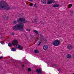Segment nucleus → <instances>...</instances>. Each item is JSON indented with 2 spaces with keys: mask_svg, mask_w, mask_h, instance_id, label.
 Returning a JSON list of instances; mask_svg holds the SVG:
<instances>
[{
  "mask_svg": "<svg viewBox=\"0 0 74 74\" xmlns=\"http://www.w3.org/2000/svg\"><path fill=\"white\" fill-rule=\"evenodd\" d=\"M10 8V6L7 2L4 1H0V10H9Z\"/></svg>",
  "mask_w": 74,
  "mask_h": 74,
  "instance_id": "nucleus-1",
  "label": "nucleus"
},
{
  "mask_svg": "<svg viewBox=\"0 0 74 74\" xmlns=\"http://www.w3.org/2000/svg\"><path fill=\"white\" fill-rule=\"evenodd\" d=\"M24 24L22 23L18 24L13 27V30H22L23 29Z\"/></svg>",
  "mask_w": 74,
  "mask_h": 74,
  "instance_id": "nucleus-2",
  "label": "nucleus"
},
{
  "mask_svg": "<svg viewBox=\"0 0 74 74\" xmlns=\"http://www.w3.org/2000/svg\"><path fill=\"white\" fill-rule=\"evenodd\" d=\"M18 43V42L17 40H14L12 41V44L13 45H16V47L17 48L19 49L20 50H22V49H23V47L22 46L20 45H16Z\"/></svg>",
  "mask_w": 74,
  "mask_h": 74,
  "instance_id": "nucleus-3",
  "label": "nucleus"
},
{
  "mask_svg": "<svg viewBox=\"0 0 74 74\" xmlns=\"http://www.w3.org/2000/svg\"><path fill=\"white\" fill-rule=\"evenodd\" d=\"M17 21L18 22H22L23 23H27V21H25V19L21 18H18L17 20V21H14L13 22L14 24H16V23L17 22Z\"/></svg>",
  "mask_w": 74,
  "mask_h": 74,
  "instance_id": "nucleus-4",
  "label": "nucleus"
},
{
  "mask_svg": "<svg viewBox=\"0 0 74 74\" xmlns=\"http://www.w3.org/2000/svg\"><path fill=\"white\" fill-rule=\"evenodd\" d=\"M60 44V41L58 40H55L53 43V45L54 46H58Z\"/></svg>",
  "mask_w": 74,
  "mask_h": 74,
  "instance_id": "nucleus-5",
  "label": "nucleus"
},
{
  "mask_svg": "<svg viewBox=\"0 0 74 74\" xmlns=\"http://www.w3.org/2000/svg\"><path fill=\"white\" fill-rule=\"evenodd\" d=\"M53 3H55V2H53V0H48L47 4H52Z\"/></svg>",
  "mask_w": 74,
  "mask_h": 74,
  "instance_id": "nucleus-6",
  "label": "nucleus"
},
{
  "mask_svg": "<svg viewBox=\"0 0 74 74\" xmlns=\"http://www.w3.org/2000/svg\"><path fill=\"white\" fill-rule=\"evenodd\" d=\"M48 46L47 45H44L43 46V48L44 50H47V49H48Z\"/></svg>",
  "mask_w": 74,
  "mask_h": 74,
  "instance_id": "nucleus-7",
  "label": "nucleus"
},
{
  "mask_svg": "<svg viewBox=\"0 0 74 74\" xmlns=\"http://www.w3.org/2000/svg\"><path fill=\"white\" fill-rule=\"evenodd\" d=\"M73 47L71 45H69L68 46H67V49H71Z\"/></svg>",
  "mask_w": 74,
  "mask_h": 74,
  "instance_id": "nucleus-8",
  "label": "nucleus"
},
{
  "mask_svg": "<svg viewBox=\"0 0 74 74\" xmlns=\"http://www.w3.org/2000/svg\"><path fill=\"white\" fill-rule=\"evenodd\" d=\"M36 72L38 74H40L41 73V71L40 69H38L36 70Z\"/></svg>",
  "mask_w": 74,
  "mask_h": 74,
  "instance_id": "nucleus-9",
  "label": "nucleus"
},
{
  "mask_svg": "<svg viewBox=\"0 0 74 74\" xmlns=\"http://www.w3.org/2000/svg\"><path fill=\"white\" fill-rule=\"evenodd\" d=\"M41 3L42 4H46L47 0H41Z\"/></svg>",
  "mask_w": 74,
  "mask_h": 74,
  "instance_id": "nucleus-10",
  "label": "nucleus"
},
{
  "mask_svg": "<svg viewBox=\"0 0 74 74\" xmlns=\"http://www.w3.org/2000/svg\"><path fill=\"white\" fill-rule=\"evenodd\" d=\"M66 57L68 59H70L71 58V56L70 54H68L66 56Z\"/></svg>",
  "mask_w": 74,
  "mask_h": 74,
  "instance_id": "nucleus-11",
  "label": "nucleus"
},
{
  "mask_svg": "<svg viewBox=\"0 0 74 74\" xmlns=\"http://www.w3.org/2000/svg\"><path fill=\"white\" fill-rule=\"evenodd\" d=\"M59 6V4L56 3L55 4H54L53 5V7H54L56 8V7H58Z\"/></svg>",
  "mask_w": 74,
  "mask_h": 74,
  "instance_id": "nucleus-12",
  "label": "nucleus"
},
{
  "mask_svg": "<svg viewBox=\"0 0 74 74\" xmlns=\"http://www.w3.org/2000/svg\"><path fill=\"white\" fill-rule=\"evenodd\" d=\"M8 17L6 15L4 18V19H5V20H8Z\"/></svg>",
  "mask_w": 74,
  "mask_h": 74,
  "instance_id": "nucleus-13",
  "label": "nucleus"
},
{
  "mask_svg": "<svg viewBox=\"0 0 74 74\" xmlns=\"http://www.w3.org/2000/svg\"><path fill=\"white\" fill-rule=\"evenodd\" d=\"M34 53H39V51L37 50H36L34 51Z\"/></svg>",
  "mask_w": 74,
  "mask_h": 74,
  "instance_id": "nucleus-14",
  "label": "nucleus"
},
{
  "mask_svg": "<svg viewBox=\"0 0 74 74\" xmlns=\"http://www.w3.org/2000/svg\"><path fill=\"white\" fill-rule=\"evenodd\" d=\"M33 32L34 33H36L37 34H38V31H36V30H34Z\"/></svg>",
  "mask_w": 74,
  "mask_h": 74,
  "instance_id": "nucleus-15",
  "label": "nucleus"
},
{
  "mask_svg": "<svg viewBox=\"0 0 74 74\" xmlns=\"http://www.w3.org/2000/svg\"><path fill=\"white\" fill-rule=\"evenodd\" d=\"M11 50L12 51H16V49L15 48H12Z\"/></svg>",
  "mask_w": 74,
  "mask_h": 74,
  "instance_id": "nucleus-16",
  "label": "nucleus"
},
{
  "mask_svg": "<svg viewBox=\"0 0 74 74\" xmlns=\"http://www.w3.org/2000/svg\"><path fill=\"white\" fill-rule=\"evenodd\" d=\"M45 39V38H42L40 40V41H44V40Z\"/></svg>",
  "mask_w": 74,
  "mask_h": 74,
  "instance_id": "nucleus-17",
  "label": "nucleus"
},
{
  "mask_svg": "<svg viewBox=\"0 0 74 74\" xmlns=\"http://www.w3.org/2000/svg\"><path fill=\"white\" fill-rule=\"evenodd\" d=\"M12 45V44L11 43H9L8 44V46L9 47H11V46Z\"/></svg>",
  "mask_w": 74,
  "mask_h": 74,
  "instance_id": "nucleus-18",
  "label": "nucleus"
},
{
  "mask_svg": "<svg viewBox=\"0 0 74 74\" xmlns=\"http://www.w3.org/2000/svg\"><path fill=\"white\" fill-rule=\"evenodd\" d=\"M58 65L56 64H54V67H58Z\"/></svg>",
  "mask_w": 74,
  "mask_h": 74,
  "instance_id": "nucleus-19",
  "label": "nucleus"
},
{
  "mask_svg": "<svg viewBox=\"0 0 74 74\" xmlns=\"http://www.w3.org/2000/svg\"><path fill=\"white\" fill-rule=\"evenodd\" d=\"M28 71H32V69H31V68H29L28 69Z\"/></svg>",
  "mask_w": 74,
  "mask_h": 74,
  "instance_id": "nucleus-20",
  "label": "nucleus"
},
{
  "mask_svg": "<svg viewBox=\"0 0 74 74\" xmlns=\"http://www.w3.org/2000/svg\"><path fill=\"white\" fill-rule=\"evenodd\" d=\"M72 7V4H69V8H70Z\"/></svg>",
  "mask_w": 74,
  "mask_h": 74,
  "instance_id": "nucleus-21",
  "label": "nucleus"
},
{
  "mask_svg": "<svg viewBox=\"0 0 74 74\" xmlns=\"http://www.w3.org/2000/svg\"><path fill=\"white\" fill-rule=\"evenodd\" d=\"M34 21L35 22H37V19H35L34 20Z\"/></svg>",
  "mask_w": 74,
  "mask_h": 74,
  "instance_id": "nucleus-22",
  "label": "nucleus"
},
{
  "mask_svg": "<svg viewBox=\"0 0 74 74\" xmlns=\"http://www.w3.org/2000/svg\"><path fill=\"white\" fill-rule=\"evenodd\" d=\"M32 5H33V4L32 3H31L30 4V6L32 7Z\"/></svg>",
  "mask_w": 74,
  "mask_h": 74,
  "instance_id": "nucleus-23",
  "label": "nucleus"
},
{
  "mask_svg": "<svg viewBox=\"0 0 74 74\" xmlns=\"http://www.w3.org/2000/svg\"><path fill=\"white\" fill-rule=\"evenodd\" d=\"M1 43L2 44V45H3L4 44V42H3V41H1Z\"/></svg>",
  "mask_w": 74,
  "mask_h": 74,
  "instance_id": "nucleus-24",
  "label": "nucleus"
},
{
  "mask_svg": "<svg viewBox=\"0 0 74 74\" xmlns=\"http://www.w3.org/2000/svg\"><path fill=\"white\" fill-rule=\"evenodd\" d=\"M41 42H40L38 45V46H39V45H40V44H41Z\"/></svg>",
  "mask_w": 74,
  "mask_h": 74,
  "instance_id": "nucleus-25",
  "label": "nucleus"
},
{
  "mask_svg": "<svg viewBox=\"0 0 74 74\" xmlns=\"http://www.w3.org/2000/svg\"><path fill=\"white\" fill-rule=\"evenodd\" d=\"M12 34L13 36H14V34H15V33H14L13 32L12 33Z\"/></svg>",
  "mask_w": 74,
  "mask_h": 74,
  "instance_id": "nucleus-26",
  "label": "nucleus"
},
{
  "mask_svg": "<svg viewBox=\"0 0 74 74\" xmlns=\"http://www.w3.org/2000/svg\"><path fill=\"white\" fill-rule=\"evenodd\" d=\"M73 12V10L71 11V14H72Z\"/></svg>",
  "mask_w": 74,
  "mask_h": 74,
  "instance_id": "nucleus-27",
  "label": "nucleus"
},
{
  "mask_svg": "<svg viewBox=\"0 0 74 74\" xmlns=\"http://www.w3.org/2000/svg\"><path fill=\"white\" fill-rule=\"evenodd\" d=\"M27 31H30V30L29 29H27Z\"/></svg>",
  "mask_w": 74,
  "mask_h": 74,
  "instance_id": "nucleus-28",
  "label": "nucleus"
},
{
  "mask_svg": "<svg viewBox=\"0 0 74 74\" xmlns=\"http://www.w3.org/2000/svg\"><path fill=\"white\" fill-rule=\"evenodd\" d=\"M29 0V1L32 2V1H33V0Z\"/></svg>",
  "mask_w": 74,
  "mask_h": 74,
  "instance_id": "nucleus-29",
  "label": "nucleus"
},
{
  "mask_svg": "<svg viewBox=\"0 0 74 74\" xmlns=\"http://www.w3.org/2000/svg\"><path fill=\"white\" fill-rule=\"evenodd\" d=\"M2 58H3V57H2V56H1L0 57V59H2Z\"/></svg>",
  "mask_w": 74,
  "mask_h": 74,
  "instance_id": "nucleus-30",
  "label": "nucleus"
},
{
  "mask_svg": "<svg viewBox=\"0 0 74 74\" xmlns=\"http://www.w3.org/2000/svg\"><path fill=\"white\" fill-rule=\"evenodd\" d=\"M36 3H35V4H34V6L35 7L36 6Z\"/></svg>",
  "mask_w": 74,
  "mask_h": 74,
  "instance_id": "nucleus-31",
  "label": "nucleus"
},
{
  "mask_svg": "<svg viewBox=\"0 0 74 74\" xmlns=\"http://www.w3.org/2000/svg\"><path fill=\"white\" fill-rule=\"evenodd\" d=\"M35 8H37V6H35Z\"/></svg>",
  "mask_w": 74,
  "mask_h": 74,
  "instance_id": "nucleus-32",
  "label": "nucleus"
},
{
  "mask_svg": "<svg viewBox=\"0 0 74 74\" xmlns=\"http://www.w3.org/2000/svg\"><path fill=\"white\" fill-rule=\"evenodd\" d=\"M22 66L23 67H24V65H23Z\"/></svg>",
  "mask_w": 74,
  "mask_h": 74,
  "instance_id": "nucleus-33",
  "label": "nucleus"
},
{
  "mask_svg": "<svg viewBox=\"0 0 74 74\" xmlns=\"http://www.w3.org/2000/svg\"><path fill=\"white\" fill-rule=\"evenodd\" d=\"M58 70V71L60 70V69H59V70Z\"/></svg>",
  "mask_w": 74,
  "mask_h": 74,
  "instance_id": "nucleus-34",
  "label": "nucleus"
},
{
  "mask_svg": "<svg viewBox=\"0 0 74 74\" xmlns=\"http://www.w3.org/2000/svg\"><path fill=\"white\" fill-rule=\"evenodd\" d=\"M73 74H74V73H73Z\"/></svg>",
  "mask_w": 74,
  "mask_h": 74,
  "instance_id": "nucleus-35",
  "label": "nucleus"
}]
</instances>
